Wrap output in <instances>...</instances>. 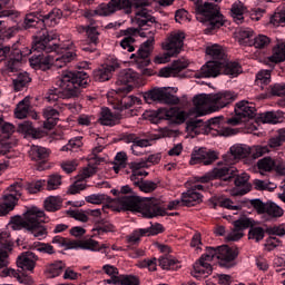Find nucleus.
<instances>
[{"mask_svg":"<svg viewBox=\"0 0 285 285\" xmlns=\"http://www.w3.org/2000/svg\"><path fill=\"white\" fill-rule=\"evenodd\" d=\"M90 83V77L86 71H63L58 80L60 89H49L46 94V100L55 104L59 100V95L63 99H75L81 95V88H86Z\"/></svg>","mask_w":285,"mask_h":285,"instance_id":"1","label":"nucleus"},{"mask_svg":"<svg viewBox=\"0 0 285 285\" xmlns=\"http://www.w3.org/2000/svg\"><path fill=\"white\" fill-rule=\"evenodd\" d=\"M59 36L55 31L42 30L38 36L33 37L31 52L33 53L29 59L31 66H56V56L50 52H59V45H57Z\"/></svg>","mask_w":285,"mask_h":285,"instance_id":"2","label":"nucleus"},{"mask_svg":"<svg viewBox=\"0 0 285 285\" xmlns=\"http://www.w3.org/2000/svg\"><path fill=\"white\" fill-rule=\"evenodd\" d=\"M136 23L140 28L138 31L139 37L142 39L148 38L138 49V56L136 63L138 68H146L150 66V52H153V46L155 43V17L149 14L146 9H142L136 13Z\"/></svg>","mask_w":285,"mask_h":285,"instance_id":"3","label":"nucleus"},{"mask_svg":"<svg viewBox=\"0 0 285 285\" xmlns=\"http://www.w3.org/2000/svg\"><path fill=\"white\" fill-rule=\"evenodd\" d=\"M47 220L46 212L38 207H31L23 214V218L21 216H12L10 224L13 230L24 228V230L33 235V237L41 239V237L48 235V229L43 226Z\"/></svg>","mask_w":285,"mask_h":285,"instance_id":"4","label":"nucleus"},{"mask_svg":"<svg viewBox=\"0 0 285 285\" xmlns=\"http://www.w3.org/2000/svg\"><path fill=\"white\" fill-rule=\"evenodd\" d=\"M195 6L196 19L203 23L205 28V35H210L226 23L224 14L219 11V0H191Z\"/></svg>","mask_w":285,"mask_h":285,"instance_id":"5","label":"nucleus"},{"mask_svg":"<svg viewBox=\"0 0 285 285\" xmlns=\"http://www.w3.org/2000/svg\"><path fill=\"white\" fill-rule=\"evenodd\" d=\"M118 204L122 206L124 210H131L141 213L142 217L153 219V217H164L167 215L166 209L159 206L157 199H148L142 202L139 196L125 195L118 197Z\"/></svg>","mask_w":285,"mask_h":285,"instance_id":"6","label":"nucleus"},{"mask_svg":"<svg viewBox=\"0 0 285 285\" xmlns=\"http://www.w3.org/2000/svg\"><path fill=\"white\" fill-rule=\"evenodd\" d=\"M223 119V117H215L204 122L202 119L191 118L186 121V130L187 132H194V135H210L213 131L214 135H219L220 137L235 135L234 129L222 126Z\"/></svg>","mask_w":285,"mask_h":285,"instance_id":"7","label":"nucleus"},{"mask_svg":"<svg viewBox=\"0 0 285 285\" xmlns=\"http://www.w3.org/2000/svg\"><path fill=\"white\" fill-rule=\"evenodd\" d=\"M239 256V248L222 245L217 247H206V253L200 256L202 262H213L215 257L219 259L223 268H233L235 259Z\"/></svg>","mask_w":285,"mask_h":285,"instance_id":"8","label":"nucleus"},{"mask_svg":"<svg viewBox=\"0 0 285 285\" xmlns=\"http://www.w3.org/2000/svg\"><path fill=\"white\" fill-rule=\"evenodd\" d=\"M184 39H186L184 32L171 35L167 42L163 43V48L167 52L156 56L155 63H168L170 57H177L181 52V48H184Z\"/></svg>","mask_w":285,"mask_h":285,"instance_id":"9","label":"nucleus"},{"mask_svg":"<svg viewBox=\"0 0 285 285\" xmlns=\"http://www.w3.org/2000/svg\"><path fill=\"white\" fill-rule=\"evenodd\" d=\"M146 104H166L167 106H178L179 97L170 94L166 87H155L142 94Z\"/></svg>","mask_w":285,"mask_h":285,"instance_id":"10","label":"nucleus"},{"mask_svg":"<svg viewBox=\"0 0 285 285\" xmlns=\"http://www.w3.org/2000/svg\"><path fill=\"white\" fill-rule=\"evenodd\" d=\"M235 115L236 117L229 118L227 124L232 126H238V124H246L248 119H255L257 115V109L255 108V104L249 102L247 100H240L235 106Z\"/></svg>","mask_w":285,"mask_h":285,"instance_id":"11","label":"nucleus"},{"mask_svg":"<svg viewBox=\"0 0 285 285\" xmlns=\"http://www.w3.org/2000/svg\"><path fill=\"white\" fill-rule=\"evenodd\" d=\"M118 10H125L126 14H130V0H110L108 3H101L94 11L98 17H110Z\"/></svg>","mask_w":285,"mask_h":285,"instance_id":"12","label":"nucleus"},{"mask_svg":"<svg viewBox=\"0 0 285 285\" xmlns=\"http://www.w3.org/2000/svg\"><path fill=\"white\" fill-rule=\"evenodd\" d=\"M8 190L11 194L4 195L0 203V217H6L11 210H14L17 202L21 197V186L19 184H12Z\"/></svg>","mask_w":285,"mask_h":285,"instance_id":"13","label":"nucleus"},{"mask_svg":"<svg viewBox=\"0 0 285 285\" xmlns=\"http://www.w3.org/2000/svg\"><path fill=\"white\" fill-rule=\"evenodd\" d=\"M218 156L216 151L206 150V148L194 149L191 158L189 160L190 166L196 164H203V166H210L217 161Z\"/></svg>","mask_w":285,"mask_h":285,"instance_id":"14","label":"nucleus"},{"mask_svg":"<svg viewBox=\"0 0 285 285\" xmlns=\"http://www.w3.org/2000/svg\"><path fill=\"white\" fill-rule=\"evenodd\" d=\"M252 149L247 145H234L229 148V151L223 156L225 164L235 166L237 159H246L250 155Z\"/></svg>","mask_w":285,"mask_h":285,"instance_id":"15","label":"nucleus"},{"mask_svg":"<svg viewBox=\"0 0 285 285\" xmlns=\"http://www.w3.org/2000/svg\"><path fill=\"white\" fill-rule=\"evenodd\" d=\"M195 112L198 117L208 115V108L213 110V94H200L193 99Z\"/></svg>","mask_w":285,"mask_h":285,"instance_id":"16","label":"nucleus"},{"mask_svg":"<svg viewBox=\"0 0 285 285\" xmlns=\"http://www.w3.org/2000/svg\"><path fill=\"white\" fill-rule=\"evenodd\" d=\"M119 68V62L115 60L111 63H105L94 70L95 81L102 83L104 81H110L112 79V72Z\"/></svg>","mask_w":285,"mask_h":285,"instance_id":"17","label":"nucleus"},{"mask_svg":"<svg viewBox=\"0 0 285 285\" xmlns=\"http://www.w3.org/2000/svg\"><path fill=\"white\" fill-rule=\"evenodd\" d=\"M214 179H223V181H230L237 177V169L233 165L226 164L225 160L218 163V167L212 170Z\"/></svg>","mask_w":285,"mask_h":285,"instance_id":"18","label":"nucleus"},{"mask_svg":"<svg viewBox=\"0 0 285 285\" xmlns=\"http://www.w3.org/2000/svg\"><path fill=\"white\" fill-rule=\"evenodd\" d=\"M237 99V95L233 91H222L218 94H212L213 101V111L222 110V108H226L229 104H233Z\"/></svg>","mask_w":285,"mask_h":285,"instance_id":"19","label":"nucleus"},{"mask_svg":"<svg viewBox=\"0 0 285 285\" xmlns=\"http://www.w3.org/2000/svg\"><path fill=\"white\" fill-rule=\"evenodd\" d=\"M37 262H39V256L32 252H23L18 256L16 264L21 271H29V273H32L37 266Z\"/></svg>","mask_w":285,"mask_h":285,"instance_id":"20","label":"nucleus"},{"mask_svg":"<svg viewBox=\"0 0 285 285\" xmlns=\"http://www.w3.org/2000/svg\"><path fill=\"white\" fill-rule=\"evenodd\" d=\"M222 75V61L209 60L196 73L197 79H207L210 77H219Z\"/></svg>","mask_w":285,"mask_h":285,"instance_id":"21","label":"nucleus"},{"mask_svg":"<svg viewBox=\"0 0 285 285\" xmlns=\"http://www.w3.org/2000/svg\"><path fill=\"white\" fill-rule=\"evenodd\" d=\"M248 179H250V176L246 173L240 175L236 174V178L234 180L236 188L232 190V195L234 197H239L250 193V188H253V186L248 183Z\"/></svg>","mask_w":285,"mask_h":285,"instance_id":"22","label":"nucleus"},{"mask_svg":"<svg viewBox=\"0 0 285 285\" xmlns=\"http://www.w3.org/2000/svg\"><path fill=\"white\" fill-rule=\"evenodd\" d=\"M87 35V46L82 47L85 52H97V46H99V36L101 35L97 27H83Z\"/></svg>","mask_w":285,"mask_h":285,"instance_id":"23","label":"nucleus"},{"mask_svg":"<svg viewBox=\"0 0 285 285\" xmlns=\"http://www.w3.org/2000/svg\"><path fill=\"white\" fill-rule=\"evenodd\" d=\"M122 139L125 144H132L130 149L134 155H139L135 148H148V146H153V139L142 138L137 134H127Z\"/></svg>","mask_w":285,"mask_h":285,"instance_id":"24","label":"nucleus"},{"mask_svg":"<svg viewBox=\"0 0 285 285\" xmlns=\"http://www.w3.org/2000/svg\"><path fill=\"white\" fill-rule=\"evenodd\" d=\"M137 79H139V75L132 69H125L120 71L117 83H121L125 87L118 88V92H130V87H128V83H134V81H137Z\"/></svg>","mask_w":285,"mask_h":285,"instance_id":"25","label":"nucleus"},{"mask_svg":"<svg viewBox=\"0 0 285 285\" xmlns=\"http://www.w3.org/2000/svg\"><path fill=\"white\" fill-rule=\"evenodd\" d=\"M202 202H204V196L195 191V189L190 188L181 194V206H187V208L197 206V204H202Z\"/></svg>","mask_w":285,"mask_h":285,"instance_id":"26","label":"nucleus"},{"mask_svg":"<svg viewBox=\"0 0 285 285\" xmlns=\"http://www.w3.org/2000/svg\"><path fill=\"white\" fill-rule=\"evenodd\" d=\"M268 63L273 68L275 63L285 61V42L277 40L276 46L273 48V55L267 58Z\"/></svg>","mask_w":285,"mask_h":285,"instance_id":"27","label":"nucleus"},{"mask_svg":"<svg viewBox=\"0 0 285 285\" xmlns=\"http://www.w3.org/2000/svg\"><path fill=\"white\" fill-rule=\"evenodd\" d=\"M42 117L46 119L43 122V128L47 130H52V127L59 121V110H57L55 107H46L42 110Z\"/></svg>","mask_w":285,"mask_h":285,"instance_id":"28","label":"nucleus"},{"mask_svg":"<svg viewBox=\"0 0 285 285\" xmlns=\"http://www.w3.org/2000/svg\"><path fill=\"white\" fill-rule=\"evenodd\" d=\"M121 120V116L119 114L114 115L108 107H104L100 112L99 124L101 126H117Z\"/></svg>","mask_w":285,"mask_h":285,"instance_id":"29","label":"nucleus"},{"mask_svg":"<svg viewBox=\"0 0 285 285\" xmlns=\"http://www.w3.org/2000/svg\"><path fill=\"white\" fill-rule=\"evenodd\" d=\"M220 70L222 75H227L228 77H237L242 75V65L225 59L222 61Z\"/></svg>","mask_w":285,"mask_h":285,"instance_id":"30","label":"nucleus"},{"mask_svg":"<svg viewBox=\"0 0 285 285\" xmlns=\"http://www.w3.org/2000/svg\"><path fill=\"white\" fill-rule=\"evenodd\" d=\"M29 157L32 161H46L50 157V149L32 145L29 150Z\"/></svg>","mask_w":285,"mask_h":285,"instance_id":"31","label":"nucleus"},{"mask_svg":"<svg viewBox=\"0 0 285 285\" xmlns=\"http://www.w3.org/2000/svg\"><path fill=\"white\" fill-rule=\"evenodd\" d=\"M23 59V53H21V50L14 49L9 60L6 62V68L8 72H17L21 66V60Z\"/></svg>","mask_w":285,"mask_h":285,"instance_id":"32","label":"nucleus"},{"mask_svg":"<svg viewBox=\"0 0 285 285\" xmlns=\"http://www.w3.org/2000/svg\"><path fill=\"white\" fill-rule=\"evenodd\" d=\"M30 97H24L21 101L18 102L14 109L16 119H26L28 117L30 110Z\"/></svg>","mask_w":285,"mask_h":285,"instance_id":"33","label":"nucleus"},{"mask_svg":"<svg viewBox=\"0 0 285 285\" xmlns=\"http://www.w3.org/2000/svg\"><path fill=\"white\" fill-rule=\"evenodd\" d=\"M194 273L195 277H198L199 275H204L205 277H208V275L213 274V265L206 261H202L199 258L195 264H194Z\"/></svg>","mask_w":285,"mask_h":285,"instance_id":"34","label":"nucleus"},{"mask_svg":"<svg viewBox=\"0 0 285 285\" xmlns=\"http://www.w3.org/2000/svg\"><path fill=\"white\" fill-rule=\"evenodd\" d=\"M135 104H141V99L135 96H122L121 99L118 100L116 105V110H128V108H132Z\"/></svg>","mask_w":285,"mask_h":285,"instance_id":"35","label":"nucleus"},{"mask_svg":"<svg viewBox=\"0 0 285 285\" xmlns=\"http://www.w3.org/2000/svg\"><path fill=\"white\" fill-rule=\"evenodd\" d=\"M63 199L59 196H49L45 199V208L48 213H57L61 210Z\"/></svg>","mask_w":285,"mask_h":285,"instance_id":"36","label":"nucleus"},{"mask_svg":"<svg viewBox=\"0 0 285 285\" xmlns=\"http://www.w3.org/2000/svg\"><path fill=\"white\" fill-rule=\"evenodd\" d=\"M63 268H66V264L63 262H55L46 265L45 273L48 277H59L61 273H63Z\"/></svg>","mask_w":285,"mask_h":285,"instance_id":"37","label":"nucleus"},{"mask_svg":"<svg viewBox=\"0 0 285 285\" xmlns=\"http://www.w3.org/2000/svg\"><path fill=\"white\" fill-rule=\"evenodd\" d=\"M206 55H209L210 58L214 59V61H225L226 60V53L224 52V49L219 45H213L206 48Z\"/></svg>","mask_w":285,"mask_h":285,"instance_id":"38","label":"nucleus"},{"mask_svg":"<svg viewBox=\"0 0 285 285\" xmlns=\"http://www.w3.org/2000/svg\"><path fill=\"white\" fill-rule=\"evenodd\" d=\"M14 184H19L21 186L20 189V197H21V190H27V193H29L30 195H35L37 193H39V190H41V188L43 187V184H46V180H37L33 183H14Z\"/></svg>","mask_w":285,"mask_h":285,"instance_id":"39","label":"nucleus"},{"mask_svg":"<svg viewBox=\"0 0 285 285\" xmlns=\"http://www.w3.org/2000/svg\"><path fill=\"white\" fill-rule=\"evenodd\" d=\"M32 81V78H30V73L28 72H20L17 77V79L13 80V88L16 92H19L28 86Z\"/></svg>","mask_w":285,"mask_h":285,"instance_id":"40","label":"nucleus"},{"mask_svg":"<svg viewBox=\"0 0 285 285\" xmlns=\"http://www.w3.org/2000/svg\"><path fill=\"white\" fill-rule=\"evenodd\" d=\"M76 59L77 53H75L73 51H65L61 56L56 57V68H63Z\"/></svg>","mask_w":285,"mask_h":285,"instance_id":"41","label":"nucleus"},{"mask_svg":"<svg viewBox=\"0 0 285 285\" xmlns=\"http://www.w3.org/2000/svg\"><path fill=\"white\" fill-rule=\"evenodd\" d=\"M285 141V130L284 129H279L278 134L272 138L268 139L267 141V148L268 150H277V148H279L282 146V144H284Z\"/></svg>","mask_w":285,"mask_h":285,"instance_id":"42","label":"nucleus"},{"mask_svg":"<svg viewBox=\"0 0 285 285\" xmlns=\"http://www.w3.org/2000/svg\"><path fill=\"white\" fill-rule=\"evenodd\" d=\"M265 213L268 217L278 218L284 215V209L273 202L266 203Z\"/></svg>","mask_w":285,"mask_h":285,"instance_id":"43","label":"nucleus"},{"mask_svg":"<svg viewBox=\"0 0 285 285\" xmlns=\"http://www.w3.org/2000/svg\"><path fill=\"white\" fill-rule=\"evenodd\" d=\"M41 23L39 18V12L27 13L23 21V28L28 30L29 28H37Z\"/></svg>","mask_w":285,"mask_h":285,"instance_id":"44","label":"nucleus"},{"mask_svg":"<svg viewBox=\"0 0 285 285\" xmlns=\"http://www.w3.org/2000/svg\"><path fill=\"white\" fill-rule=\"evenodd\" d=\"M134 186L139 188L141 193H153L157 190V184L153 180H137Z\"/></svg>","mask_w":285,"mask_h":285,"instance_id":"45","label":"nucleus"},{"mask_svg":"<svg viewBox=\"0 0 285 285\" xmlns=\"http://www.w3.org/2000/svg\"><path fill=\"white\" fill-rule=\"evenodd\" d=\"M267 95H271L272 97H284L285 82H276L267 87Z\"/></svg>","mask_w":285,"mask_h":285,"instance_id":"46","label":"nucleus"},{"mask_svg":"<svg viewBox=\"0 0 285 285\" xmlns=\"http://www.w3.org/2000/svg\"><path fill=\"white\" fill-rule=\"evenodd\" d=\"M12 238H10V234L8 232L0 233V250H6V253H10L12 250Z\"/></svg>","mask_w":285,"mask_h":285,"instance_id":"47","label":"nucleus"},{"mask_svg":"<svg viewBox=\"0 0 285 285\" xmlns=\"http://www.w3.org/2000/svg\"><path fill=\"white\" fill-rule=\"evenodd\" d=\"M233 226L236 230L244 233L246 228H250L252 226H255V220H253L252 218L244 217L235 220L233 223Z\"/></svg>","mask_w":285,"mask_h":285,"instance_id":"48","label":"nucleus"},{"mask_svg":"<svg viewBox=\"0 0 285 285\" xmlns=\"http://www.w3.org/2000/svg\"><path fill=\"white\" fill-rule=\"evenodd\" d=\"M275 159L271 157H265L257 161L258 170H264V173H271L275 168Z\"/></svg>","mask_w":285,"mask_h":285,"instance_id":"49","label":"nucleus"},{"mask_svg":"<svg viewBox=\"0 0 285 285\" xmlns=\"http://www.w3.org/2000/svg\"><path fill=\"white\" fill-rule=\"evenodd\" d=\"M32 250H37L38 253H45L47 255H55V247L48 243L36 242L31 246Z\"/></svg>","mask_w":285,"mask_h":285,"instance_id":"50","label":"nucleus"},{"mask_svg":"<svg viewBox=\"0 0 285 285\" xmlns=\"http://www.w3.org/2000/svg\"><path fill=\"white\" fill-rule=\"evenodd\" d=\"M173 116L169 118L171 124L181 125L186 121V111L179 110L177 107H171Z\"/></svg>","mask_w":285,"mask_h":285,"instance_id":"51","label":"nucleus"},{"mask_svg":"<svg viewBox=\"0 0 285 285\" xmlns=\"http://www.w3.org/2000/svg\"><path fill=\"white\" fill-rule=\"evenodd\" d=\"M83 146V142H81V138H72L68 141L67 145H65L61 150L63 153H77L79 148Z\"/></svg>","mask_w":285,"mask_h":285,"instance_id":"52","label":"nucleus"},{"mask_svg":"<svg viewBox=\"0 0 285 285\" xmlns=\"http://www.w3.org/2000/svg\"><path fill=\"white\" fill-rule=\"evenodd\" d=\"M141 281L135 275H120L118 276V285H140Z\"/></svg>","mask_w":285,"mask_h":285,"instance_id":"53","label":"nucleus"},{"mask_svg":"<svg viewBox=\"0 0 285 285\" xmlns=\"http://www.w3.org/2000/svg\"><path fill=\"white\" fill-rule=\"evenodd\" d=\"M256 83L264 89V86H268L271 83V70H261L256 75Z\"/></svg>","mask_w":285,"mask_h":285,"instance_id":"54","label":"nucleus"},{"mask_svg":"<svg viewBox=\"0 0 285 285\" xmlns=\"http://www.w3.org/2000/svg\"><path fill=\"white\" fill-rule=\"evenodd\" d=\"M255 190H275L277 185L268 180L255 179L253 181Z\"/></svg>","mask_w":285,"mask_h":285,"instance_id":"55","label":"nucleus"},{"mask_svg":"<svg viewBox=\"0 0 285 285\" xmlns=\"http://www.w3.org/2000/svg\"><path fill=\"white\" fill-rule=\"evenodd\" d=\"M80 248L82 250H91L92 253H97L99 252V242L92 238L80 240Z\"/></svg>","mask_w":285,"mask_h":285,"instance_id":"56","label":"nucleus"},{"mask_svg":"<svg viewBox=\"0 0 285 285\" xmlns=\"http://www.w3.org/2000/svg\"><path fill=\"white\" fill-rule=\"evenodd\" d=\"M61 186V175L52 174L47 180V190H57Z\"/></svg>","mask_w":285,"mask_h":285,"instance_id":"57","label":"nucleus"},{"mask_svg":"<svg viewBox=\"0 0 285 285\" xmlns=\"http://www.w3.org/2000/svg\"><path fill=\"white\" fill-rule=\"evenodd\" d=\"M94 230H97L98 235H101L102 233H112L115 226L108 223V220H99Z\"/></svg>","mask_w":285,"mask_h":285,"instance_id":"58","label":"nucleus"},{"mask_svg":"<svg viewBox=\"0 0 285 285\" xmlns=\"http://www.w3.org/2000/svg\"><path fill=\"white\" fill-rule=\"evenodd\" d=\"M264 235H265L264 228L254 227V225L249 227L248 239H255V242H262V239H264Z\"/></svg>","mask_w":285,"mask_h":285,"instance_id":"59","label":"nucleus"},{"mask_svg":"<svg viewBox=\"0 0 285 285\" xmlns=\"http://www.w3.org/2000/svg\"><path fill=\"white\" fill-rule=\"evenodd\" d=\"M259 119L263 124H278L279 122V118H277V114L274 111H266L264 114H261Z\"/></svg>","mask_w":285,"mask_h":285,"instance_id":"60","label":"nucleus"},{"mask_svg":"<svg viewBox=\"0 0 285 285\" xmlns=\"http://www.w3.org/2000/svg\"><path fill=\"white\" fill-rule=\"evenodd\" d=\"M155 117L158 121H161V120L170 121V119L173 117V110H171V108H169V109H166V108L158 109L155 112Z\"/></svg>","mask_w":285,"mask_h":285,"instance_id":"61","label":"nucleus"},{"mask_svg":"<svg viewBox=\"0 0 285 285\" xmlns=\"http://www.w3.org/2000/svg\"><path fill=\"white\" fill-rule=\"evenodd\" d=\"M268 43H271V38L264 35H259L258 37H255L253 39L254 48H258V49L266 48Z\"/></svg>","mask_w":285,"mask_h":285,"instance_id":"62","label":"nucleus"},{"mask_svg":"<svg viewBox=\"0 0 285 285\" xmlns=\"http://www.w3.org/2000/svg\"><path fill=\"white\" fill-rule=\"evenodd\" d=\"M267 235H276L277 237L285 236V224H281L278 226L267 227L266 228Z\"/></svg>","mask_w":285,"mask_h":285,"instance_id":"63","label":"nucleus"},{"mask_svg":"<svg viewBox=\"0 0 285 285\" xmlns=\"http://www.w3.org/2000/svg\"><path fill=\"white\" fill-rule=\"evenodd\" d=\"M271 23L273 26H285V10L274 13V16L271 18Z\"/></svg>","mask_w":285,"mask_h":285,"instance_id":"64","label":"nucleus"}]
</instances>
